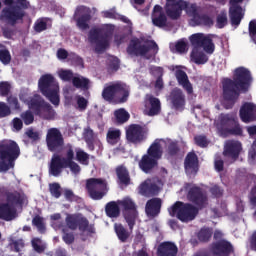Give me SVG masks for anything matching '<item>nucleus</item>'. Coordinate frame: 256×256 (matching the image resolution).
<instances>
[{"instance_id": "obj_23", "label": "nucleus", "mask_w": 256, "mask_h": 256, "mask_svg": "<svg viewBox=\"0 0 256 256\" xmlns=\"http://www.w3.org/2000/svg\"><path fill=\"white\" fill-rule=\"evenodd\" d=\"M161 207H163V200L158 197L149 199L145 205V213L147 217H159L161 214Z\"/></svg>"}, {"instance_id": "obj_38", "label": "nucleus", "mask_w": 256, "mask_h": 256, "mask_svg": "<svg viewBox=\"0 0 256 256\" xmlns=\"http://www.w3.org/2000/svg\"><path fill=\"white\" fill-rule=\"evenodd\" d=\"M116 175L119 179L120 185H125L126 187L131 184V177L129 176V171L127 168L120 166L116 169Z\"/></svg>"}, {"instance_id": "obj_17", "label": "nucleus", "mask_w": 256, "mask_h": 256, "mask_svg": "<svg viewBox=\"0 0 256 256\" xmlns=\"http://www.w3.org/2000/svg\"><path fill=\"white\" fill-rule=\"evenodd\" d=\"M88 39L90 43L96 44L97 53H101V51H105L109 47V33L103 32L101 28H92L89 31Z\"/></svg>"}, {"instance_id": "obj_15", "label": "nucleus", "mask_w": 256, "mask_h": 256, "mask_svg": "<svg viewBox=\"0 0 256 256\" xmlns=\"http://www.w3.org/2000/svg\"><path fill=\"white\" fill-rule=\"evenodd\" d=\"M147 139V127L140 124H130L126 127V141L133 145H141Z\"/></svg>"}, {"instance_id": "obj_62", "label": "nucleus", "mask_w": 256, "mask_h": 256, "mask_svg": "<svg viewBox=\"0 0 256 256\" xmlns=\"http://www.w3.org/2000/svg\"><path fill=\"white\" fill-rule=\"evenodd\" d=\"M59 77L62 81H71L75 78L73 77V71L71 70H61L59 72Z\"/></svg>"}, {"instance_id": "obj_32", "label": "nucleus", "mask_w": 256, "mask_h": 256, "mask_svg": "<svg viewBox=\"0 0 256 256\" xmlns=\"http://www.w3.org/2000/svg\"><path fill=\"white\" fill-rule=\"evenodd\" d=\"M179 249L173 242H163L158 246V256H176Z\"/></svg>"}, {"instance_id": "obj_5", "label": "nucleus", "mask_w": 256, "mask_h": 256, "mask_svg": "<svg viewBox=\"0 0 256 256\" xmlns=\"http://www.w3.org/2000/svg\"><path fill=\"white\" fill-rule=\"evenodd\" d=\"M131 87L124 82L118 81L111 83L102 90V99L113 105H123L129 101Z\"/></svg>"}, {"instance_id": "obj_40", "label": "nucleus", "mask_w": 256, "mask_h": 256, "mask_svg": "<svg viewBox=\"0 0 256 256\" xmlns=\"http://www.w3.org/2000/svg\"><path fill=\"white\" fill-rule=\"evenodd\" d=\"M114 117L116 119L117 125H123L124 123H127L129 119H131V115L124 108L115 110Z\"/></svg>"}, {"instance_id": "obj_54", "label": "nucleus", "mask_w": 256, "mask_h": 256, "mask_svg": "<svg viewBox=\"0 0 256 256\" xmlns=\"http://www.w3.org/2000/svg\"><path fill=\"white\" fill-rule=\"evenodd\" d=\"M11 93V84L7 81L0 82V96L7 97Z\"/></svg>"}, {"instance_id": "obj_48", "label": "nucleus", "mask_w": 256, "mask_h": 256, "mask_svg": "<svg viewBox=\"0 0 256 256\" xmlns=\"http://www.w3.org/2000/svg\"><path fill=\"white\" fill-rule=\"evenodd\" d=\"M49 191H50V195L52 197H54L55 199H59V197H61V195H62L61 184H59L57 182L49 184Z\"/></svg>"}, {"instance_id": "obj_64", "label": "nucleus", "mask_w": 256, "mask_h": 256, "mask_svg": "<svg viewBox=\"0 0 256 256\" xmlns=\"http://www.w3.org/2000/svg\"><path fill=\"white\" fill-rule=\"evenodd\" d=\"M248 31L252 41L256 43V20L249 22Z\"/></svg>"}, {"instance_id": "obj_44", "label": "nucleus", "mask_w": 256, "mask_h": 256, "mask_svg": "<svg viewBox=\"0 0 256 256\" xmlns=\"http://www.w3.org/2000/svg\"><path fill=\"white\" fill-rule=\"evenodd\" d=\"M184 167L186 174L190 177L192 175H197V172L199 171V161H185Z\"/></svg>"}, {"instance_id": "obj_52", "label": "nucleus", "mask_w": 256, "mask_h": 256, "mask_svg": "<svg viewBox=\"0 0 256 256\" xmlns=\"http://www.w3.org/2000/svg\"><path fill=\"white\" fill-rule=\"evenodd\" d=\"M13 114L11 107L9 104L5 102H0V119H5V117H9Z\"/></svg>"}, {"instance_id": "obj_37", "label": "nucleus", "mask_w": 256, "mask_h": 256, "mask_svg": "<svg viewBox=\"0 0 256 256\" xmlns=\"http://www.w3.org/2000/svg\"><path fill=\"white\" fill-rule=\"evenodd\" d=\"M65 161H51L49 164V174L52 177H59L63 173V169H66Z\"/></svg>"}, {"instance_id": "obj_33", "label": "nucleus", "mask_w": 256, "mask_h": 256, "mask_svg": "<svg viewBox=\"0 0 256 256\" xmlns=\"http://www.w3.org/2000/svg\"><path fill=\"white\" fill-rule=\"evenodd\" d=\"M191 61L196 65H205L209 61V56L201 48H193L190 54Z\"/></svg>"}, {"instance_id": "obj_20", "label": "nucleus", "mask_w": 256, "mask_h": 256, "mask_svg": "<svg viewBox=\"0 0 256 256\" xmlns=\"http://www.w3.org/2000/svg\"><path fill=\"white\" fill-rule=\"evenodd\" d=\"M161 193V187L151 179H146L138 186V194L148 199L155 198Z\"/></svg>"}, {"instance_id": "obj_12", "label": "nucleus", "mask_w": 256, "mask_h": 256, "mask_svg": "<svg viewBox=\"0 0 256 256\" xmlns=\"http://www.w3.org/2000/svg\"><path fill=\"white\" fill-rule=\"evenodd\" d=\"M185 189H188L187 199L194 205V207H197L198 209H205V207H207L209 198L207 197V192H205L203 188L192 183H187Z\"/></svg>"}, {"instance_id": "obj_7", "label": "nucleus", "mask_w": 256, "mask_h": 256, "mask_svg": "<svg viewBox=\"0 0 256 256\" xmlns=\"http://www.w3.org/2000/svg\"><path fill=\"white\" fill-rule=\"evenodd\" d=\"M38 89L52 105L59 107L61 98L59 95V83L51 74H44L38 80Z\"/></svg>"}, {"instance_id": "obj_2", "label": "nucleus", "mask_w": 256, "mask_h": 256, "mask_svg": "<svg viewBox=\"0 0 256 256\" xmlns=\"http://www.w3.org/2000/svg\"><path fill=\"white\" fill-rule=\"evenodd\" d=\"M165 11L167 17L177 20L181 17L183 11L188 17H192L191 21L195 25H203V27H213V18L208 14H201V8L197 4H189L185 0H166Z\"/></svg>"}, {"instance_id": "obj_16", "label": "nucleus", "mask_w": 256, "mask_h": 256, "mask_svg": "<svg viewBox=\"0 0 256 256\" xmlns=\"http://www.w3.org/2000/svg\"><path fill=\"white\" fill-rule=\"evenodd\" d=\"M21 155L19 144L13 140L0 144V161H17Z\"/></svg>"}, {"instance_id": "obj_10", "label": "nucleus", "mask_w": 256, "mask_h": 256, "mask_svg": "<svg viewBox=\"0 0 256 256\" xmlns=\"http://www.w3.org/2000/svg\"><path fill=\"white\" fill-rule=\"evenodd\" d=\"M65 223L71 231L79 230L80 233H87L90 237L95 234V225L89 224V220L79 214H68Z\"/></svg>"}, {"instance_id": "obj_35", "label": "nucleus", "mask_w": 256, "mask_h": 256, "mask_svg": "<svg viewBox=\"0 0 256 256\" xmlns=\"http://www.w3.org/2000/svg\"><path fill=\"white\" fill-rule=\"evenodd\" d=\"M25 201V198L23 197V194L14 191V192H9L6 194V203H9V205H12V207H15L17 209V206L23 205Z\"/></svg>"}, {"instance_id": "obj_42", "label": "nucleus", "mask_w": 256, "mask_h": 256, "mask_svg": "<svg viewBox=\"0 0 256 256\" xmlns=\"http://www.w3.org/2000/svg\"><path fill=\"white\" fill-rule=\"evenodd\" d=\"M197 237L201 243H208V241L211 240V237H213V229L207 227L201 228Z\"/></svg>"}, {"instance_id": "obj_61", "label": "nucleus", "mask_w": 256, "mask_h": 256, "mask_svg": "<svg viewBox=\"0 0 256 256\" xmlns=\"http://www.w3.org/2000/svg\"><path fill=\"white\" fill-rule=\"evenodd\" d=\"M76 161H89V155L87 152H84L81 148L75 149Z\"/></svg>"}, {"instance_id": "obj_49", "label": "nucleus", "mask_w": 256, "mask_h": 256, "mask_svg": "<svg viewBox=\"0 0 256 256\" xmlns=\"http://www.w3.org/2000/svg\"><path fill=\"white\" fill-rule=\"evenodd\" d=\"M33 29L36 33H43V31H47V18L38 19L34 23Z\"/></svg>"}, {"instance_id": "obj_28", "label": "nucleus", "mask_w": 256, "mask_h": 256, "mask_svg": "<svg viewBox=\"0 0 256 256\" xmlns=\"http://www.w3.org/2000/svg\"><path fill=\"white\" fill-rule=\"evenodd\" d=\"M17 218V208L7 202L0 203V219L3 221H13Z\"/></svg>"}, {"instance_id": "obj_22", "label": "nucleus", "mask_w": 256, "mask_h": 256, "mask_svg": "<svg viewBox=\"0 0 256 256\" xmlns=\"http://www.w3.org/2000/svg\"><path fill=\"white\" fill-rule=\"evenodd\" d=\"M163 157V148L161 147V140L156 139L150 145L141 161H159Z\"/></svg>"}, {"instance_id": "obj_29", "label": "nucleus", "mask_w": 256, "mask_h": 256, "mask_svg": "<svg viewBox=\"0 0 256 256\" xmlns=\"http://www.w3.org/2000/svg\"><path fill=\"white\" fill-rule=\"evenodd\" d=\"M175 77L179 83L186 90L188 95H192L193 93V84L189 81V76H187V72L181 69L176 70Z\"/></svg>"}, {"instance_id": "obj_18", "label": "nucleus", "mask_w": 256, "mask_h": 256, "mask_svg": "<svg viewBox=\"0 0 256 256\" xmlns=\"http://www.w3.org/2000/svg\"><path fill=\"white\" fill-rule=\"evenodd\" d=\"M46 145L48 151L55 152L59 151L65 145V139L59 128H50L46 134Z\"/></svg>"}, {"instance_id": "obj_47", "label": "nucleus", "mask_w": 256, "mask_h": 256, "mask_svg": "<svg viewBox=\"0 0 256 256\" xmlns=\"http://www.w3.org/2000/svg\"><path fill=\"white\" fill-rule=\"evenodd\" d=\"M32 225L37 228L39 233H45V231H46L45 220L40 215H36L32 219Z\"/></svg>"}, {"instance_id": "obj_34", "label": "nucleus", "mask_w": 256, "mask_h": 256, "mask_svg": "<svg viewBox=\"0 0 256 256\" xmlns=\"http://www.w3.org/2000/svg\"><path fill=\"white\" fill-rule=\"evenodd\" d=\"M105 213L110 219H117L121 215V208L119 205V200L117 202L110 201L105 205Z\"/></svg>"}, {"instance_id": "obj_4", "label": "nucleus", "mask_w": 256, "mask_h": 256, "mask_svg": "<svg viewBox=\"0 0 256 256\" xmlns=\"http://www.w3.org/2000/svg\"><path fill=\"white\" fill-rule=\"evenodd\" d=\"M5 8L0 13V20L5 21L11 27H15L19 21H23L27 15V9L31 4L27 0H4Z\"/></svg>"}, {"instance_id": "obj_1", "label": "nucleus", "mask_w": 256, "mask_h": 256, "mask_svg": "<svg viewBox=\"0 0 256 256\" xmlns=\"http://www.w3.org/2000/svg\"><path fill=\"white\" fill-rule=\"evenodd\" d=\"M253 83L251 71L245 67H238L234 71L233 79L226 78L222 82L225 109H233L242 93H247Z\"/></svg>"}, {"instance_id": "obj_19", "label": "nucleus", "mask_w": 256, "mask_h": 256, "mask_svg": "<svg viewBox=\"0 0 256 256\" xmlns=\"http://www.w3.org/2000/svg\"><path fill=\"white\" fill-rule=\"evenodd\" d=\"M91 10L85 6H79L76 8L74 13V21H76V26L81 31H87L89 29V23L91 22Z\"/></svg>"}, {"instance_id": "obj_25", "label": "nucleus", "mask_w": 256, "mask_h": 256, "mask_svg": "<svg viewBox=\"0 0 256 256\" xmlns=\"http://www.w3.org/2000/svg\"><path fill=\"white\" fill-rule=\"evenodd\" d=\"M234 251L233 245L227 240H221L212 246V253L215 256H231Z\"/></svg>"}, {"instance_id": "obj_14", "label": "nucleus", "mask_w": 256, "mask_h": 256, "mask_svg": "<svg viewBox=\"0 0 256 256\" xmlns=\"http://www.w3.org/2000/svg\"><path fill=\"white\" fill-rule=\"evenodd\" d=\"M189 41L193 49H203L208 55L215 53V43H213V39L203 33L192 34L189 37Z\"/></svg>"}, {"instance_id": "obj_11", "label": "nucleus", "mask_w": 256, "mask_h": 256, "mask_svg": "<svg viewBox=\"0 0 256 256\" xmlns=\"http://www.w3.org/2000/svg\"><path fill=\"white\" fill-rule=\"evenodd\" d=\"M86 191L94 201H101L109 192L107 180L103 178H90L86 180Z\"/></svg>"}, {"instance_id": "obj_9", "label": "nucleus", "mask_w": 256, "mask_h": 256, "mask_svg": "<svg viewBox=\"0 0 256 256\" xmlns=\"http://www.w3.org/2000/svg\"><path fill=\"white\" fill-rule=\"evenodd\" d=\"M170 217H177L182 223H189L199 215V208L191 203L176 201L168 208Z\"/></svg>"}, {"instance_id": "obj_56", "label": "nucleus", "mask_w": 256, "mask_h": 256, "mask_svg": "<svg viewBox=\"0 0 256 256\" xmlns=\"http://www.w3.org/2000/svg\"><path fill=\"white\" fill-rule=\"evenodd\" d=\"M227 25V14L221 13L216 18L217 29H223Z\"/></svg>"}, {"instance_id": "obj_53", "label": "nucleus", "mask_w": 256, "mask_h": 256, "mask_svg": "<svg viewBox=\"0 0 256 256\" xmlns=\"http://www.w3.org/2000/svg\"><path fill=\"white\" fill-rule=\"evenodd\" d=\"M194 141L198 147L205 149V147L209 146V140L205 135H198L194 137Z\"/></svg>"}, {"instance_id": "obj_60", "label": "nucleus", "mask_w": 256, "mask_h": 256, "mask_svg": "<svg viewBox=\"0 0 256 256\" xmlns=\"http://www.w3.org/2000/svg\"><path fill=\"white\" fill-rule=\"evenodd\" d=\"M41 243V240L39 238H35L32 240V247L36 253H45V246L39 244Z\"/></svg>"}, {"instance_id": "obj_27", "label": "nucleus", "mask_w": 256, "mask_h": 256, "mask_svg": "<svg viewBox=\"0 0 256 256\" xmlns=\"http://www.w3.org/2000/svg\"><path fill=\"white\" fill-rule=\"evenodd\" d=\"M242 146L238 141H229L226 143L223 155L229 159L237 161L242 150Z\"/></svg>"}, {"instance_id": "obj_59", "label": "nucleus", "mask_w": 256, "mask_h": 256, "mask_svg": "<svg viewBox=\"0 0 256 256\" xmlns=\"http://www.w3.org/2000/svg\"><path fill=\"white\" fill-rule=\"evenodd\" d=\"M68 60L77 65V67H83L84 65L83 58L75 53H70Z\"/></svg>"}, {"instance_id": "obj_50", "label": "nucleus", "mask_w": 256, "mask_h": 256, "mask_svg": "<svg viewBox=\"0 0 256 256\" xmlns=\"http://www.w3.org/2000/svg\"><path fill=\"white\" fill-rule=\"evenodd\" d=\"M157 165H158L157 161H140L139 162V167L144 171V173H149L152 169H155Z\"/></svg>"}, {"instance_id": "obj_8", "label": "nucleus", "mask_w": 256, "mask_h": 256, "mask_svg": "<svg viewBox=\"0 0 256 256\" xmlns=\"http://www.w3.org/2000/svg\"><path fill=\"white\" fill-rule=\"evenodd\" d=\"M216 128L223 137H229V135L243 137V127L233 114L221 113L216 122Z\"/></svg>"}, {"instance_id": "obj_41", "label": "nucleus", "mask_w": 256, "mask_h": 256, "mask_svg": "<svg viewBox=\"0 0 256 256\" xmlns=\"http://www.w3.org/2000/svg\"><path fill=\"white\" fill-rule=\"evenodd\" d=\"M60 153H62L63 161H73L75 159V148L71 144L62 146Z\"/></svg>"}, {"instance_id": "obj_3", "label": "nucleus", "mask_w": 256, "mask_h": 256, "mask_svg": "<svg viewBox=\"0 0 256 256\" xmlns=\"http://www.w3.org/2000/svg\"><path fill=\"white\" fill-rule=\"evenodd\" d=\"M28 107L30 110H26L20 114L24 125H32L35 121V115L44 121H53L55 119V109L39 94H35L30 98Z\"/></svg>"}, {"instance_id": "obj_30", "label": "nucleus", "mask_w": 256, "mask_h": 256, "mask_svg": "<svg viewBox=\"0 0 256 256\" xmlns=\"http://www.w3.org/2000/svg\"><path fill=\"white\" fill-rule=\"evenodd\" d=\"M146 107H150L148 112L150 117H154V115H159V113H161V100L151 94H147Z\"/></svg>"}, {"instance_id": "obj_63", "label": "nucleus", "mask_w": 256, "mask_h": 256, "mask_svg": "<svg viewBox=\"0 0 256 256\" xmlns=\"http://www.w3.org/2000/svg\"><path fill=\"white\" fill-rule=\"evenodd\" d=\"M210 193L216 199H220V197H223V188H221L219 185H214L210 188Z\"/></svg>"}, {"instance_id": "obj_21", "label": "nucleus", "mask_w": 256, "mask_h": 256, "mask_svg": "<svg viewBox=\"0 0 256 256\" xmlns=\"http://www.w3.org/2000/svg\"><path fill=\"white\" fill-rule=\"evenodd\" d=\"M184 152L181 151V146L177 140H170L166 145L164 157L168 161H177L183 159Z\"/></svg>"}, {"instance_id": "obj_13", "label": "nucleus", "mask_w": 256, "mask_h": 256, "mask_svg": "<svg viewBox=\"0 0 256 256\" xmlns=\"http://www.w3.org/2000/svg\"><path fill=\"white\" fill-rule=\"evenodd\" d=\"M118 205L122 208L124 219L128 224L129 230L133 231V227H135V223L137 222V217H139L137 204H135L133 199L126 197L122 200H118Z\"/></svg>"}, {"instance_id": "obj_58", "label": "nucleus", "mask_w": 256, "mask_h": 256, "mask_svg": "<svg viewBox=\"0 0 256 256\" xmlns=\"http://www.w3.org/2000/svg\"><path fill=\"white\" fill-rule=\"evenodd\" d=\"M120 65L121 62L119 61V58L112 57L109 59L108 69L109 71H119Z\"/></svg>"}, {"instance_id": "obj_26", "label": "nucleus", "mask_w": 256, "mask_h": 256, "mask_svg": "<svg viewBox=\"0 0 256 256\" xmlns=\"http://www.w3.org/2000/svg\"><path fill=\"white\" fill-rule=\"evenodd\" d=\"M240 119L243 123H253L256 121V105L245 103L240 108Z\"/></svg>"}, {"instance_id": "obj_36", "label": "nucleus", "mask_w": 256, "mask_h": 256, "mask_svg": "<svg viewBox=\"0 0 256 256\" xmlns=\"http://www.w3.org/2000/svg\"><path fill=\"white\" fill-rule=\"evenodd\" d=\"M106 141L108 145H118L121 142V130L119 128H109L106 133Z\"/></svg>"}, {"instance_id": "obj_39", "label": "nucleus", "mask_w": 256, "mask_h": 256, "mask_svg": "<svg viewBox=\"0 0 256 256\" xmlns=\"http://www.w3.org/2000/svg\"><path fill=\"white\" fill-rule=\"evenodd\" d=\"M114 231L121 243H127V239L130 237L129 231H127V228L123 226L121 223H115L114 224Z\"/></svg>"}, {"instance_id": "obj_46", "label": "nucleus", "mask_w": 256, "mask_h": 256, "mask_svg": "<svg viewBox=\"0 0 256 256\" xmlns=\"http://www.w3.org/2000/svg\"><path fill=\"white\" fill-rule=\"evenodd\" d=\"M152 23L155 27H165L167 25V16L164 13H160L159 15L153 14Z\"/></svg>"}, {"instance_id": "obj_51", "label": "nucleus", "mask_w": 256, "mask_h": 256, "mask_svg": "<svg viewBox=\"0 0 256 256\" xmlns=\"http://www.w3.org/2000/svg\"><path fill=\"white\" fill-rule=\"evenodd\" d=\"M84 140L89 147H93V143L95 141V132H93V129L86 128L84 130Z\"/></svg>"}, {"instance_id": "obj_24", "label": "nucleus", "mask_w": 256, "mask_h": 256, "mask_svg": "<svg viewBox=\"0 0 256 256\" xmlns=\"http://www.w3.org/2000/svg\"><path fill=\"white\" fill-rule=\"evenodd\" d=\"M169 99L176 111H183L185 109L186 99H185V93H183V90L181 88H174L170 92Z\"/></svg>"}, {"instance_id": "obj_43", "label": "nucleus", "mask_w": 256, "mask_h": 256, "mask_svg": "<svg viewBox=\"0 0 256 256\" xmlns=\"http://www.w3.org/2000/svg\"><path fill=\"white\" fill-rule=\"evenodd\" d=\"M89 83V79L85 77H74L72 79V84L76 89H82L83 91H87L89 89Z\"/></svg>"}, {"instance_id": "obj_57", "label": "nucleus", "mask_w": 256, "mask_h": 256, "mask_svg": "<svg viewBox=\"0 0 256 256\" xmlns=\"http://www.w3.org/2000/svg\"><path fill=\"white\" fill-rule=\"evenodd\" d=\"M16 30L11 26H5L2 28V35L5 39H13L15 37Z\"/></svg>"}, {"instance_id": "obj_31", "label": "nucleus", "mask_w": 256, "mask_h": 256, "mask_svg": "<svg viewBox=\"0 0 256 256\" xmlns=\"http://www.w3.org/2000/svg\"><path fill=\"white\" fill-rule=\"evenodd\" d=\"M229 13L231 25L239 27L243 20V8L239 4H231Z\"/></svg>"}, {"instance_id": "obj_45", "label": "nucleus", "mask_w": 256, "mask_h": 256, "mask_svg": "<svg viewBox=\"0 0 256 256\" xmlns=\"http://www.w3.org/2000/svg\"><path fill=\"white\" fill-rule=\"evenodd\" d=\"M7 103L8 107H10V109H13V111H17L18 113L22 111L21 103H19V98H17V96H8Z\"/></svg>"}, {"instance_id": "obj_6", "label": "nucleus", "mask_w": 256, "mask_h": 256, "mask_svg": "<svg viewBox=\"0 0 256 256\" xmlns=\"http://www.w3.org/2000/svg\"><path fill=\"white\" fill-rule=\"evenodd\" d=\"M128 55L131 57H144L153 59L159 53V45L154 40H146L143 44L141 39L132 38L126 48Z\"/></svg>"}, {"instance_id": "obj_55", "label": "nucleus", "mask_w": 256, "mask_h": 256, "mask_svg": "<svg viewBox=\"0 0 256 256\" xmlns=\"http://www.w3.org/2000/svg\"><path fill=\"white\" fill-rule=\"evenodd\" d=\"M0 61L3 65H9L11 63V53L7 49L0 50Z\"/></svg>"}]
</instances>
